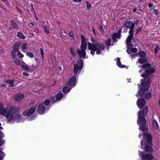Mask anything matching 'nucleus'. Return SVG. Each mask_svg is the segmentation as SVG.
Here are the masks:
<instances>
[{"label":"nucleus","mask_w":160,"mask_h":160,"mask_svg":"<svg viewBox=\"0 0 160 160\" xmlns=\"http://www.w3.org/2000/svg\"><path fill=\"white\" fill-rule=\"evenodd\" d=\"M139 66L145 70V72L141 75V77L144 78L141 80V84L140 89L143 91H146L148 89L149 86L152 81L151 78L154 76L153 74L155 73L156 69L152 67L151 65L149 63L142 66L140 65Z\"/></svg>","instance_id":"f257e3e1"},{"label":"nucleus","mask_w":160,"mask_h":160,"mask_svg":"<svg viewBox=\"0 0 160 160\" xmlns=\"http://www.w3.org/2000/svg\"><path fill=\"white\" fill-rule=\"evenodd\" d=\"M142 135L143 136L144 140H142L141 141V148H143L142 143L144 141L145 142L144 147L145 151L148 153L152 152L153 149L152 148V135L150 133H146L143 134Z\"/></svg>","instance_id":"f03ea898"},{"label":"nucleus","mask_w":160,"mask_h":160,"mask_svg":"<svg viewBox=\"0 0 160 160\" xmlns=\"http://www.w3.org/2000/svg\"><path fill=\"white\" fill-rule=\"evenodd\" d=\"M148 112V108L147 106L145 107L142 110L138 112L137 123L140 126H144L146 123V121L145 118V115Z\"/></svg>","instance_id":"7ed1b4c3"},{"label":"nucleus","mask_w":160,"mask_h":160,"mask_svg":"<svg viewBox=\"0 0 160 160\" xmlns=\"http://www.w3.org/2000/svg\"><path fill=\"white\" fill-rule=\"evenodd\" d=\"M19 110L20 109L18 107H10L9 110L7 111L5 117L6 118L7 122H10L13 118V114L18 112Z\"/></svg>","instance_id":"20e7f679"},{"label":"nucleus","mask_w":160,"mask_h":160,"mask_svg":"<svg viewBox=\"0 0 160 160\" xmlns=\"http://www.w3.org/2000/svg\"><path fill=\"white\" fill-rule=\"evenodd\" d=\"M93 47L97 49L96 53L98 55L101 53V50H104L105 46L103 44L97 42L96 43L90 44Z\"/></svg>","instance_id":"39448f33"},{"label":"nucleus","mask_w":160,"mask_h":160,"mask_svg":"<svg viewBox=\"0 0 160 160\" xmlns=\"http://www.w3.org/2000/svg\"><path fill=\"white\" fill-rule=\"evenodd\" d=\"M139 155L143 160H152L154 157L152 154L145 153L144 152H139Z\"/></svg>","instance_id":"423d86ee"},{"label":"nucleus","mask_w":160,"mask_h":160,"mask_svg":"<svg viewBox=\"0 0 160 160\" xmlns=\"http://www.w3.org/2000/svg\"><path fill=\"white\" fill-rule=\"evenodd\" d=\"M63 97V94L61 92L58 93L54 97L51 96L50 98L52 100V103L53 104L60 101Z\"/></svg>","instance_id":"0eeeda50"},{"label":"nucleus","mask_w":160,"mask_h":160,"mask_svg":"<svg viewBox=\"0 0 160 160\" xmlns=\"http://www.w3.org/2000/svg\"><path fill=\"white\" fill-rule=\"evenodd\" d=\"M137 103L139 108L141 109L145 106L146 101L143 98H139L137 101Z\"/></svg>","instance_id":"6e6552de"},{"label":"nucleus","mask_w":160,"mask_h":160,"mask_svg":"<svg viewBox=\"0 0 160 160\" xmlns=\"http://www.w3.org/2000/svg\"><path fill=\"white\" fill-rule=\"evenodd\" d=\"M36 106L34 107L30 108L28 110H26L22 114L24 116H27L28 117L31 116L35 111Z\"/></svg>","instance_id":"1a4fd4ad"},{"label":"nucleus","mask_w":160,"mask_h":160,"mask_svg":"<svg viewBox=\"0 0 160 160\" xmlns=\"http://www.w3.org/2000/svg\"><path fill=\"white\" fill-rule=\"evenodd\" d=\"M123 26L128 28L134 27V23L130 21H126L124 22Z\"/></svg>","instance_id":"9d476101"},{"label":"nucleus","mask_w":160,"mask_h":160,"mask_svg":"<svg viewBox=\"0 0 160 160\" xmlns=\"http://www.w3.org/2000/svg\"><path fill=\"white\" fill-rule=\"evenodd\" d=\"M37 109L38 113L40 114H42L45 111V108L43 104L40 103L38 106Z\"/></svg>","instance_id":"9b49d317"},{"label":"nucleus","mask_w":160,"mask_h":160,"mask_svg":"<svg viewBox=\"0 0 160 160\" xmlns=\"http://www.w3.org/2000/svg\"><path fill=\"white\" fill-rule=\"evenodd\" d=\"M76 81V77L75 75L73 76L69 79L68 81L69 85L71 87L75 86Z\"/></svg>","instance_id":"f8f14e48"},{"label":"nucleus","mask_w":160,"mask_h":160,"mask_svg":"<svg viewBox=\"0 0 160 160\" xmlns=\"http://www.w3.org/2000/svg\"><path fill=\"white\" fill-rule=\"evenodd\" d=\"M22 118V117L19 114H16L14 116H13V118L12 120H13L16 121L17 122H20Z\"/></svg>","instance_id":"ddd939ff"},{"label":"nucleus","mask_w":160,"mask_h":160,"mask_svg":"<svg viewBox=\"0 0 160 160\" xmlns=\"http://www.w3.org/2000/svg\"><path fill=\"white\" fill-rule=\"evenodd\" d=\"M77 53H78L80 58H84L86 56V51L84 50H80L78 48L77 50Z\"/></svg>","instance_id":"4468645a"},{"label":"nucleus","mask_w":160,"mask_h":160,"mask_svg":"<svg viewBox=\"0 0 160 160\" xmlns=\"http://www.w3.org/2000/svg\"><path fill=\"white\" fill-rule=\"evenodd\" d=\"M24 97V95L21 93H20L16 95L15 98L16 102H19L22 100Z\"/></svg>","instance_id":"2eb2a0df"},{"label":"nucleus","mask_w":160,"mask_h":160,"mask_svg":"<svg viewBox=\"0 0 160 160\" xmlns=\"http://www.w3.org/2000/svg\"><path fill=\"white\" fill-rule=\"evenodd\" d=\"M90 44H91V43L90 42H88V49L91 50L90 53L92 55H94L95 54V51H97V49L95 48L94 47H93L92 46V45H90Z\"/></svg>","instance_id":"dca6fc26"},{"label":"nucleus","mask_w":160,"mask_h":160,"mask_svg":"<svg viewBox=\"0 0 160 160\" xmlns=\"http://www.w3.org/2000/svg\"><path fill=\"white\" fill-rule=\"evenodd\" d=\"M7 110L5 109L3 106V105L0 103V113L4 115L5 116L7 113Z\"/></svg>","instance_id":"f3484780"},{"label":"nucleus","mask_w":160,"mask_h":160,"mask_svg":"<svg viewBox=\"0 0 160 160\" xmlns=\"http://www.w3.org/2000/svg\"><path fill=\"white\" fill-rule=\"evenodd\" d=\"M21 43L19 42H16L14 45L13 47V50L15 52H18L19 51V46L21 45Z\"/></svg>","instance_id":"a211bd4d"},{"label":"nucleus","mask_w":160,"mask_h":160,"mask_svg":"<svg viewBox=\"0 0 160 160\" xmlns=\"http://www.w3.org/2000/svg\"><path fill=\"white\" fill-rule=\"evenodd\" d=\"M76 64H77L79 66V71L80 72L83 67V60L81 59H78L77 61Z\"/></svg>","instance_id":"6ab92c4d"},{"label":"nucleus","mask_w":160,"mask_h":160,"mask_svg":"<svg viewBox=\"0 0 160 160\" xmlns=\"http://www.w3.org/2000/svg\"><path fill=\"white\" fill-rule=\"evenodd\" d=\"M138 62L141 64H144V65L147 63V62H148V60L147 58H140L138 59ZM144 65V64L143 65Z\"/></svg>","instance_id":"aec40b11"},{"label":"nucleus","mask_w":160,"mask_h":160,"mask_svg":"<svg viewBox=\"0 0 160 160\" xmlns=\"http://www.w3.org/2000/svg\"><path fill=\"white\" fill-rule=\"evenodd\" d=\"M14 79L10 80V79H7L6 80L5 82L10 84L9 86L11 87H13L14 85Z\"/></svg>","instance_id":"412c9836"},{"label":"nucleus","mask_w":160,"mask_h":160,"mask_svg":"<svg viewBox=\"0 0 160 160\" xmlns=\"http://www.w3.org/2000/svg\"><path fill=\"white\" fill-rule=\"evenodd\" d=\"M127 49L126 50L127 52L129 54H131V52L130 51V48L133 46V44L130 43H129L126 44Z\"/></svg>","instance_id":"4be33fe9"},{"label":"nucleus","mask_w":160,"mask_h":160,"mask_svg":"<svg viewBox=\"0 0 160 160\" xmlns=\"http://www.w3.org/2000/svg\"><path fill=\"white\" fill-rule=\"evenodd\" d=\"M145 92L140 89L138 91V93L136 94V96L137 97H138V96L143 97L144 95Z\"/></svg>","instance_id":"5701e85b"},{"label":"nucleus","mask_w":160,"mask_h":160,"mask_svg":"<svg viewBox=\"0 0 160 160\" xmlns=\"http://www.w3.org/2000/svg\"><path fill=\"white\" fill-rule=\"evenodd\" d=\"M116 33H114L112 35V38L113 40V43L117 42L118 40L116 38L119 39L120 38V37L118 38V36L116 35Z\"/></svg>","instance_id":"b1692460"},{"label":"nucleus","mask_w":160,"mask_h":160,"mask_svg":"<svg viewBox=\"0 0 160 160\" xmlns=\"http://www.w3.org/2000/svg\"><path fill=\"white\" fill-rule=\"evenodd\" d=\"M139 129L144 132H147L148 130V126H146V125L144 126H140Z\"/></svg>","instance_id":"393cba45"},{"label":"nucleus","mask_w":160,"mask_h":160,"mask_svg":"<svg viewBox=\"0 0 160 160\" xmlns=\"http://www.w3.org/2000/svg\"><path fill=\"white\" fill-rule=\"evenodd\" d=\"M4 135L2 132L0 131V143L3 144L5 143V141L2 139L4 137Z\"/></svg>","instance_id":"a878e982"},{"label":"nucleus","mask_w":160,"mask_h":160,"mask_svg":"<svg viewBox=\"0 0 160 160\" xmlns=\"http://www.w3.org/2000/svg\"><path fill=\"white\" fill-rule=\"evenodd\" d=\"M153 126L156 130L159 129V125L157 122L155 120H153L152 122Z\"/></svg>","instance_id":"bb28decb"},{"label":"nucleus","mask_w":160,"mask_h":160,"mask_svg":"<svg viewBox=\"0 0 160 160\" xmlns=\"http://www.w3.org/2000/svg\"><path fill=\"white\" fill-rule=\"evenodd\" d=\"M78 70H79V66L77 64H75L74 65V72L75 74L78 73Z\"/></svg>","instance_id":"cd10ccee"},{"label":"nucleus","mask_w":160,"mask_h":160,"mask_svg":"<svg viewBox=\"0 0 160 160\" xmlns=\"http://www.w3.org/2000/svg\"><path fill=\"white\" fill-rule=\"evenodd\" d=\"M117 65L120 68H123L125 67V65H122L120 61V58H117Z\"/></svg>","instance_id":"c85d7f7f"},{"label":"nucleus","mask_w":160,"mask_h":160,"mask_svg":"<svg viewBox=\"0 0 160 160\" xmlns=\"http://www.w3.org/2000/svg\"><path fill=\"white\" fill-rule=\"evenodd\" d=\"M17 35L18 38L22 39H24L26 38V37L20 32H18Z\"/></svg>","instance_id":"c756f323"},{"label":"nucleus","mask_w":160,"mask_h":160,"mask_svg":"<svg viewBox=\"0 0 160 160\" xmlns=\"http://www.w3.org/2000/svg\"><path fill=\"white\" fill-rule=\"evenodd\" d=\"M70 88L68 86L64 87L62 89V91L64 93L68 92L70 91Z\"/></svg>","instance_id":"7c9ffc66"},{"label":"nucleus","mask_w":160,"mask_h":160,"mask_svg":"<svg viewBox=\"0 0 160 160\" xmlns=\"http://www.w3.org/2000/svg\"><path fill=\"white\" fill-rule=\"evenodd\" d=\"M139 56L140 58H146V54L144 51H140L139 52Z\"/></svg>","instance_id":"2f4dec72"},{"label":"nucleus","mask_w":160,"mask_h":160,"mask_svg":"<svg viewBox=\"0 0 160 160\" xmlns=\"http://www.w3.org/2000/svg\"><path fill=\"white\" fill-rule=\"evenodd\" d=\"M133 36L132 35H129L127 38L126 40V43L128 44L131 43V41L132 38Z\"/></svg>","instance_id":"473e14b6"},{"label":"nucleus","mask_w":160,"mask_h":160,"mask_svg":"<svg viewBox=\"0 0 160 160\" xmlns=\"http://www.w3.org/2000/svg\"><path fill=\"white\" fill-rule=\"evenodd\" d=\"M87 48V44L86 43H81L80 46L81 50H85Z\"/></svg>","instance_id":"72a5a7b5"},{"label":"nucleus","mask_w":160,"mask_h":160,"mask_svg":"<svg viewBox=\"0 0 160 160\" xmlns=\"http://www.w3.org/2000/svg\"><path fill=\"white\" fill-rule=\"evenodd\" d=\"M11 24L13 28L16 29H18V25L16 23L13 22V19L11 20Z\"/></svg>","instance_id":"f704fd0d"},{"label":"nucleus","mask_w":160,"mask_h":160,"mask_svg":"<svg viewBox=\"0 0 160 160\" xmlns=\"http://www.w3.org/2000/svg\"><path fill=\"white\" fill-rule=\"evenodd\" d=\"M145 98L146 99H149L151 96V93L150 92H148L145 94Z\"/></svg>","instance_id":"c9c22d12"},{"label":"nucleus","mask_w":160,"mask_h":160,"mask_svg":"<svg viewBox=\"0 0 160 160\" xmlns=\"http://www.w3.org/2000/svg\"><path fill=\"white\" fill-rule=\"evenodd\" d=\"M5 153L0 150V160H3L5 156Z\"/></svg>","instance_id":"e433bc0d"},{"label":"nucleus","mask_w":160,"mask_h":160,"mask_svg":"<svg viewBox=\"0 0 160 160\" xmlns=\"http://www.w3.org/2000/svg\"><path fill=\"white\" fill-rule=\"evenodd\" d=\"M111 38H108L105 43L107 46H109L111 45Z\"/></svg>","instance_id":"4c0bfd02"},{"label":"nucleus","mask_w":160,"mask_h":160,"mask_svg":"<svg viewBox=\"0 0 160 160\" xmlns=\"http://www.w3.org/2000/svg\"><path fill=\"white\" fill-rule=\"evenodd\" d=\"M51 102V103L52 102V100L51 99L50 100L48 99H47L46 100H45V101H44V104L45 105L47 106V105H49V104H50V102Z\"/></svg>","instance_id":"58836bf2"},{"label":"nucleus","mask_w":160,"mask_h":160,"mask_svg":"<svg viewBox=\"0 0 160 160\" xmlns=\"http://www.w3.org/2000/svg\"><path fill=\"white\" fill-rule=\"evenodd\" d=\"M21 68L25 70H30V68L27 66L24 65H21Z\"/></svg>","instance_id":"ea45409f"},{"label":"nucleus","mask_w":160,"mask_h":160,"mask_svg":"<svg viewBox=\"0 0 160 160\" xmlns=\"http://www.w3.org/2000/svg\"><path fill=\"white\" fill-rule=\"evenodd\" d=\"M74 49V48L72 47H71L70 48V51L71 53H72L73 56L75 57L76 56V54L75 52L73 50Z\"/></svg>","instance_id":"a19ab883"},{"label":"nucleus","mask_w":160,"mask_h":160,"mask_svg":"<svg viewBox=\"0 0 160 160\" xmlns=\"http://www.w3.org/2000/svg\"><path fill=\"white\" fill-rule=\"evenodd\" d=\"M86 4L87 6V8L88 10H89L91 8L92 6L91 4L89 3L88 2L86 1Z\"/></svg>","instance_id":"79ce46f5"},{"label":"nucleus","mask_w":160,"mask_h":160,"mask_svg":"<svg viewBox=\"0 0 160 160\" xmlns=\"http://www.w3.org/2000/svg\"><path fill=\"white\" fill-rule=\"evenodd\" d=\"M134 28V27H132V28H129L130 30L129 31V34H130L129 35H132V36H133V32H134V30H133Z\"/></svg>","instance_id":"37998d69"},{"label":"nucleus","mask_w":160,"mask_h":160,"mask_svg":"<svg viewBox=\"0 0 160 160\" xmlns=\"http://www.w3.org/2000/svg\"><path fill=\"white\" fill-rule=\"evenodd\" d=\"M122 30L121 29H120L118 30V31L117 32H115V33H116V35L118 36V38H119V37H121V32Z\"/></svg>","instance_id":"c03bdc74"},{"label":"nucleus","mask_w":160,"mask_h":160,"mask_svg":"<svg viewBox=\"0 0 160 160\" xmlns=\"http://www.w3.org/2000/svg\"><path fill=\"white\" fill-rule=\"evenodd\" d=\"M142 27H139L136 30V32L135 34V35H137L138 34V33L140 32H141L142 30Z\"/></svg>","instance_id":"a18cd8bd"},{"label":"nucleus","mask_w":160,"mask_h":160,"mask_svg":"<svg viewBox=\"0 0 160 160\" xmlns=\"http://www.w3.org/2000/svg\"><path fill=\"white\" fill-rule=\"evenodd\" d=\"M26 55L30 58H32L34 56V55L33 53L30 52H27L26 53Z\"/></svg>","instance_id":"49530a36"},{"label":"nucleus","mask_w":160,"mask_h":160,"mask_svg":"<svg viewBox=\"0 0 160 160\" xmlns=\"http://www.w3.org/2000/svg\"><path fill=\"white\" fill-rule=\"evenodd\" d=\"M81 43H86V39L84 36L82 35H81Z\"/></svg>","instance_id":"de8ad7c7"},{"label":"nucleus","mask_w":160,"mask_h":160,"mask_svg":"<svg viewBox=\"0 0 160 160\" xmlns=\"http://www.w3.org/2000/svg\"><path fill=\"white\" fill-rule=\"evenodd\" d=\"M156 47L154 48L155 54V55H156L158 53V50L159 49L158 46V45H156Z\"/></svg>","instance_id":"09e8293b"},{"label":"nucleus","mask_w":160,"mask_h":160,"mask_svg":"<svg viewBox=\"0 0 160 160\" xmlns=\"http://www.w3.org/2000/svg\"><path fill=\"white\" fill-rule=\"evenodd\" d=\"M137 49L135 48H132L131 49H130L131 53H135L137 52Z\"/></svg>","instance_id":"8fccbe9b"},{"label":"nucleus","mask_w":160,"mask_h":160,"mask_svg":"<svg viewBox=\"0 0 160 160\" xmlns=\"http://www.w3.org/2000/svg\"><path fill=\"white\" fill-rule=\"evenodd\" d=\"M27 45L26 43H23L21 46V48L22 49H24L26 48Z\"/></svg>","instance_id":"3c124183"},{"label":"nucleus","mask_w":160,"mask_h":160,"mask_svg":"<svg viewBox=\"0 0 160 160\" xmlns=\"http://www.w3.org/2000/svg\"><path fill=\"white\" fill-rule=\"evenodd\" d=\"M41 53V54L42 59H43V55L44 54V53L43 51L42 48H40Z\"/></svg>","instance_id":"603ef678"},{"label":"nucleus","mask_w":160,"mask_h":160,"mask_svg":"<svg viewBox=\"0 0 160 160\" xmlns=\"http://www.w3.org/2000/svg\"><path fill=\"white\" fill-rule=\"evenodd\" d=\"M15 62L16 64L18 65H19L20 64V61L17 58H16L14 59Z\"/></svg>","instance_id":"864d4df0"},{"label":"nucleus","mask_w":160,"mask_h":160,"mask_svg":"<svg viewBox=\"0 0 160 160\" xmlns=\"http://www.w3.org/2000/svg\"><path fill=\"white\" fill-rule=\"evenodd\" d=\"M44 30L45 32L47 34H49V31L48 28H47V27L46 26H44Z\"/></svg>","instance_id":"5fc2aeb1"},{"label":"nucleus","mask_w":160,"mask_h":160,"mask_svg":"<svg viewBox=\"0 0 160 160\" xmlns=\"http://www.w3.org/2000/svg\"><path fill=\"white\" fill-rule=\"evenodd\" d=\"M18 56L20 58H22L23 57V55L19 51L18 52Z\"/></svg>","instance_id":"6e6d98bb"},{"label":"nucleus","mask_w":160,"mask_h":160,"mask_svg":"<svg viewBox=\"0 0 160 160\" xmlns=\"http://www.w3.org/2000/svg\"><path fill=\"white\" fill-rule=\"evenodd\" d=\"M99 29H100L102 32L103 33L104 32L102 26L101 25H99Z\"/></svg>","instance_id":"4d7b16f0"},{"label":"nucleus","mask_w":160,"mask_h":160,"mask_svg":"<svg viewBox=\"0 0 160 160\" xmlns=\"http://www.w3.org/2000/svg\"><path fill=\"white\" fill-rule=\"evenodd\" d=\"M152 13L156 15H158L157 10L156 9H154Z\"/></svg>","instance_id":"13d9d810"},{"label":"nucleus","mask_w":160,"mask_h":160,"mask_svg":"<svg viewBox=\"0 0 160 160\" xmlns=\"http://www.w3.org/2000/svg\"><path fill=\"white\" fill-rule=\"evenodd\" d=\"M35 116L34 115H33L32 116L28 118V120H32L35 118Z\"/></svg>","instance_id":"bf43d9fd"},{"label":"nucleus","mask_w":160,"mask_h":160,"mask_svg":"<svg viewBox=\"0 0 160 160\" xmlns=\"http://www.w3.org/2000/svg\"><path fill=\"white\" fill-rule=\"evenodd\" d=\"M30 5L31 7V11H33L34 9L33 8V4L32 3H30Z\"/></svg>","instance_id":"052dcab7"},{"label":"nucleus","mask_w":160,"mask_h":160,"mask_svg":"<svg viewBox=\"0 0 160 160\" xmlns=\"http://www.w3.org/2000/svg\"><path fill=\"white\" fill-rule=\"evenodd\" d=\"M69 35L72 38L74 37V34H73V33H72V32H71L69 33Z\"/></svg>","instance_id":"680f3d73"},{"label":"nucleus","mask_w":160,"mask_h":160,"mask_svg":"<svg viewBox=\"0 0 160 160\" xmlns=\"http://www.w3.org/2000/svg\"><path fill=\"white\" fill-rule=\"evenodd\" d=\"M22 74L24 76H27L28 77V76L29 75L26 72H23L22 73Z\"/></svg>","instance_id":"e2e57ef3"},{"label":"nucleus","mask_w":160,"mask_h":160,"mask_svg":"<svg viewBox=\"0 0 160 160\" xmlns=\"http://www.w3.org/2000/svg\"><path fill=\"white\" fill-rule=\"evenodd\" d=\"M130 56L132 57V58H135L137 55V54H133L132 55H131V54H130Z\"/></svg>","instance_id":"0e129e2a"},{"label":"nucleus","mask_w":160,"mask_h":160,"mask_svg":"<svg viewBox=\"0 0 160 160\" xmlns=\"http://www.w3.org/2000/svg\"><path fill=\"white\" fill-rule=\"evenodd\" d=\"M11 54H12V57L13 58H15V55L14 54L13 52V51H12L11 52Z\"/></svg>","instance_id":"69168bd1"},{"label":"nucleus","mask_w":160,"mask_h":160,"mask_svg":"<svg viewBox=\"0 0 160 160\" xmlns=\"http://www.w3.org/2000/svg\"><path fill=\"white\" fill-rule=\"evenodd\" d=\"M91 41L93 43L95 42V40L93 39V38H91Z\"/></svg>","instance_id":"338daca9"},{"label":"nucleus","mask_w":160,"mask_h":160,"mask_svg":"<svg viewBox=\"0 0 160 160\" xmlns=\"http://www.w3.org/2000/svg\"><path fill=\"white\" fill-rule=\"evenodd\" d=\"M153 5L152 4V3H149L148 4V6L149 7V8H151L152 7Z\"/></svg>","instance_id":"774afa93"}]
</instances>
